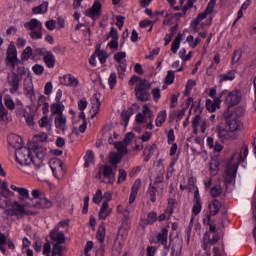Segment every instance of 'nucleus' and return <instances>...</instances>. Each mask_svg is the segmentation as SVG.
Returning a JSON list of instances; mask_svg holds the SVG:
<instances>
[{
    "label": "nucleus",
    "mask_w": 256,
    "mask_h": 256,
    "mask_svg": "<svg viewBox=\"0 0 256 256\" xmlns=\"http://www.w3.org/2000/svg\"><path fill=\"white\" fill-rule=\"evenodd\" d=\"M183 37H185V34L178 33L176 38L174 39L171 47L172 53H177L179 51V47H181V42L183 41Z\"/></svg>",
    "instance_id": "nucleus-26"
},
{
    "label": "nucleus",
    "mask_w": 256,
    "mask_h": 256,
    "mask_svg": "<svg viewBox=\"0 0 256 256\" xmlns=\"http://www.w3.org/2000/svg\"><path fill=\"white\" fill-rule=\"evenodd\" d=\"M103 10V5L99 0H95L92 7L85 11L86 17H89L93 21L101 18V11Z\"/></svg>",
    "instance_id": "nucleus-4"
},
{
    "label": "nucleus",
    "mask_w": 256,
    "mask_h": 256,
    "mask_svg": "<svg viewBox=\"0 0 256 256\" xmlns=\"http://www.w3.org/2000/svg\"><path fill=\"white\" fill-rule=\"evenodd\" d=\"M8 143L9 145H11V147H14V149H17V151L23 148V138H21V136L17 134L10 135Z\"/></svg>",
    "instance_id": "nucleus-15"
},
{
    "label": "nucleus",
    "mask_w": 256,
    "mask_h": 256,
    "mask_svg": "<svg viewBox=\"0 0 256 256\" xmlns=\"http://www.w3.org/2000/svg\"><path fill=\"white\" fill-rule=\"evenodd\" d=\"M57 25V21L51 19L49 21H46L45 26L48 29V31H53Z\"/></svg>",
    "instance_id": "nucleus-63"
},
{
    "label": "nucleus",
    "mask_w": 256,
    "mask_h": 256,
    "mask_svg": "<svg viewBox=\"0 0 256 256\" xmlns=\"http://www.w3.org/2000/svg\"><path fill=\"white\" fill-rule=\"evenodd\" d=\"M151 84L148 82L147 79L142 80L139 82L135 87V95L139 101L147 102L151 101Z\"/></svg>",
    "instance_id": "nucleus-1"
},
{
    "label": "nucleus",
    "mask_w": 256,
    "mask_h": 256,
    "mask_svg": "<svg viewBox=\"0 0 256 256\" xmlns=\"http://www.w3.org/2000/svg\"><path fill=\"white\" fill-rule=\"evenodd\" d=\"M171 33L167 34L165 37V45H169V43H171V41H173V37H175V33H177V31H179V24L174 25L171 29H170Z\"/></svg>",
    "instance_id": "nucleus-34"
},
{
    "label": "nucleus",
    "mask_w": 256,
    "mask_h": 256,
    "mask_svg": "<svg viewBox=\"0 0 256 256\" xmlns=\"http://www.w3.org/2000/svg\"><path fill=\"white\" fill-rule=\"evenodd\" d=\"M118 173L119 175H118L117 183L121 184L127 179V171H125V169H119Z\"/></svg>",
    "instance_id": "nucleus-54"
},
{
    "label": "nucleus",
    "mask_w": 256,
    "mask_h": 256,
    "mask_svg": "<svg viewBox=\"0 0 256 256\" xmlns=\"http://www.w3.org/2000/svg\"><path fill=\"white\" fill-rule=\"evenodd\" d=\"M23 81L19 76L12 74L11 77L8 78V85L10 88V93L15 95L19 91V84Z\"/></svg>",
    "instance_id": "nucleus-12"
},
{
    "label": "nucleus",
    "mask_w": 256,
    "mask_h": 256,
    "mask_svg": "<svg viewBox=\"0 0 256 256\" xmlns=\"http://www.w3.org/2000/svg\"><path fill=\"white\" fill-rule=\"evenodd\" d=\"M195 85H197V82L195 80H188L186 84L185 92H184V95L186 97H189V95H191V89H193Z\"/></svg>",
    "instance_id": "nucleus-42"
},
{
    "label": "nucleus",
    "mask_w": 256,
    "mask_h": 256,
    "mask_svg": "<svg viewBox=\"0 0 256 256\" xmlns=\"http://www.w3.org/2000/svg\"><path fill=\"white\" fill-rule=\"evenodd\" d=\"M169 236V230L163 228L161 233L158 234V241H160L161 245L167 247V237Z\"/></svg>",
    "instance_id": "nucleus-32"
},
{
    "label": "nucleus",
    "mask_w": 256,
    "mask_h": 256,
    "mask_svg": "<svg viewBox=\"0 0 256 256\" xmlns=\"http://www.w3.org/2000/svg\"><path fill=\"white\" fill-rule=\"evenodd\" d=\"M4 105L9 109V111H13V109H15V102L11 98H5Z\"/></svg>",
    "instance_id": "nucleus-57"
},
{
    "label": "nucleus",
    "mask_w": 256,
    "mask_h": 256,
    "mask_svg": "<svg viewBox=\"0 0 256 256\" xmlns=\"http://www.w3.org/2000/svg\"><path fill=\"white\" fill-rule=\"evenodd\" d=\"M85 161H88L90 163H94L95 161V155L93 154V151L88 150L86 152V155L84 156Z\"/></svg>",
    "instance_id": "nucleus-62"
},
{
    "label": "nucleus",
    "mask_w": 256,
    "mask_h": 256,
    "mask_svg": "<svg viewBox=\"0 0 256 256\" xmlns=\"http://www.w3.org/2000/svg\"><path fill=\"white\" fill-rule=\"evenodd\" d=\"M108 84L110 89H115V85H117V74L115 72H112L110 74V77L108 79Z\"/></svg>",
    "instance_id": "nucleus-48"
},
{
    "label": "nucleus",
    "mask_w": 256,
    "mask_h": 256,
    "mask_svg": "<svg viewBox=\"0 0 256 256\" xmlns=\"http://www.w3.org/2000/svg\"><path fill=\"white\" fill-rule=\"evenodd\" d=\"M64 82H61L62 85H68L69 87H78L79 80L75 76L68 74L63 77Z\"/></svg>",
    "instance_id": "nucleus-22"
},
{
    "label": "nucleus",
    "mask_w": 256,
    "mask_h": 256,
    "mask_svg": "<svg viewBox=\"0 0 256 256\" xmlns=\"http://www.w3.org/2000/svg\"><path fill=\"white\" fill-rule=\"evenodd\" d=\"M155 221H157V212H149L147 215V224L148 225H153V223H155Z\"/></svg>",
    "instance_id": "nucleus-52"
},
{
    "label": "nucleus",
    "mask_w": 256,
    "mask_h": 256,
    "mask_svg": "<svg viewBox=\"0 0 256 256\" xmlns=\"http://www.w3.org/2000/svg\"><path fill=\"white\" fill-rule=\"evenodd\" d=\"M133 139H135V133H133V132L126 133L124 136L125 145H129V143H131V141H133Z\"/></svg>",
    "instance_id": "nucleus-59"
},
{
    "label": "nucleus",
    "mask_w": 256,
    "mask_h": 256,
    "mask_svg": "<svg viewBox=\"0 0 256 256\" xmlns=\"http://www.w3.org/2000/svg\"><path fill=\"white\" fill-rule=\"evenodd\" d=\"M54 123L56 129H60L65 132L67 130V117L65 115L56 116L54 118Z\"/></svg>",
    "instance_id": "nucleus-19"
},
{
    "label": "nucleus",
    "mask_w": 256,
    "mask_h": 256,
    "mask_svg": "<svg viewBox=\"0 0 256 256\" xmlns=\"http://www.w3.org/2000/svg\"><path fill=\"white\" fill-rule=\"evenodd\" d=\"M171 246V255L172 256H180L181 251H183V239L179 236H175L170 240Z\"/></svg>",
    "instance_id": "nucleus-7"
},
{
    "label": "nucleus",
    "mask_w": 256,
    "mask_h": 256,
    "mask_svg": "<svg viewBox=\"0 0 256 256\" xmlns=\"http://www.w3.org/2000/svg\"><path fill=\"white\" fill-rule=\"evenodd\" d=\"M133 108H128L127 111H122L121 117L124 121V127L129 125V120L131 119V115H133Z\"/></svg>",
    "instance_id": "nucleus-31"
},
{
    "label": "nucleus",
    "mask_w": 256,
    "mask_h": 256,
    "mask_svg": "<svg viewBox=\"0 0 256 256\" xmlns=\"http://www.w3.org/2000/svg\"><path fill=\"white\" fill-rule=\"evenodd\" d=\"M221 193H223V189L219 185L212 187L210 190V195H212V197H219Z\"/></svg>",
    "instance_id": "nucleus-51"
},
{
    "label": "nucleus",
    "mask_w": 256,
    "mask_h": 256,
    "mask_svg": "<svg viewBox=\"0 0 256 256\" xmlns=\"http://www.w3.org/2000/svg\"><path fill=\"white\" fill-rule=\"evenodd\" d=\"M31 55H33V48H31V46H27L21 55V59L22 61H29V59L31 58Z\"/></svg>",
    "instance_id": "nucleus-38"
},
{
    "label": "nucleus",
    "mask_w": 256,
    "mask_h": 256,
    "mask_svg": "<svg viewBox=\"0 0 256 256\" xmlns=\"http://www.w3.org/2000/svg\"><path fill=\"white\" fill-rule=\"evenodd\" d=\"M50 239L52 241H56L59 245L65 243V234L59 230V227H54V229L50 232Z\"/></svg>",
    "instance_id": "nucleus-13"
},
{
    "label": "nucleus",
    "mask_w": 256,
    "mask_h": 256,
    "mask_svg": "<svg viewBox=\"0 0 256 256\" xmlns=\"http://www.w3.org/2000/svg\"><path fill=\"white\" fill-rule=\"evenodd\" d=\"M16 160L19 165H32L35 163L33 156H31V149L22 147L16 151Z\"/></svg>",
    "instance_id": "nucleus-2"
},
{
    "label": "nucleus",
    "mask_w": 256,
    "mask_h": 256,
    "mask_svg": "<svg viewBox=\"0 0 256 256\" xmlns=\"http://www.w3.org/2000/svg\"><path fill=\"white\" fill-rule=\"evenodd\" d=\"M210 215H217L221 211V202L215 199L212 204L209 205Z\"/></svg>",
    "instance_id": "nucleus-29"
},
{
    "label": "nucleus",
    "mask_w": 256,
    "mask_h": 256,
    "mask_svg": "<svg viewBox=\"0 0 256 256\" xmlns=\"http://www.w3.org/2000/svg\"><path fill=\"white\" fill-rule=\"evenodd\" d=\"M12 75H16L19 79L23 80V77L27 75V68L25 66H18L16 72H13Z\"/></svg>",
    "instance_id": "nucleus-40"
},
{
    "label": "nucleus",
    "mask_w": 256,
    "mask_h": 256,
    "mask_svg": "<svg viewBox=\"0 0 256 256\" xmlns=\"http://www.w3.org/2000/svg\"><path fill=\"white\" fill-rule=\"evenodd\" d=\"M9 112L7 109H5V106H3V103H0V121H7V115Z\"/></svg>",
    "instance_id": "nucleus-53"
},
{
    "label": "nucleus",
    "mask_w": 256,
    "mask_h": 256,
    "mask_svg": "<svg viewBox=\"0 0 256 256\" xmlns=\"http://www.w3.org/2000/svg\"><path fill=\"white\" fill-rule=\"evenodd\" d=\"M24 213H25V206L15 201L13 202L12 209L9 210L8 215H15V217H17L18 219H23Z\"/></svg>",
    "instance_id": "nucleus-11"
},
{
    "label": "nucleus",
    "mask_w": 256,
    "mask_h": 256,
    "mask_svg": "<svg viewBox=\"0 0 256 256\" xmlns=\"http://www.w3.org/2000/svg\"><path fill=\"white\" fill-rule=\"evenodd\" d=\"M32 71L33 73H35V75H43V71H45V68L41 64H35L32 67Z\"/></svg>",
    "instance_id": "nucleus-55"
},
{
    "label": "nucleus",
    "mask_w": 256,
    "mask_h": 256,
    "mask_svg": "<svg viewBox=\"0 0 256 256\" xmlns=\"http://www.w3.org/2000/svg\"><path fill=\"white\" fill-rule=\"evenodd\" d=\"M63 253V246L59 243H55L52 249V256H61Z\"/></svg>",
    "instance_id": "nucleus-45"
},
{
    "label": "nucleus",
    "mask_w": 256,
    "mask_h": 256,
    "mask_svg": "<svg viewBox=\"0 0 256 256\" xmlns=\"http://www.w3.org/2000/svg\"><path fill=\"white\" fill-rule=\"evenodd\" d=\"M49 9V2H42L39 6H36L32 9L33 13L35 15H43L45 14Z\"/></svg>",
    "instance_id": "nucleus-27"
},
{
    "label": "nucleus",
    "mask_w": 256,
    "mask_h": 256,
    "mask_svg": "<svg viewBox=\"0 0 256 256\" xmlns=\"http://www.w3.org/2000/svg\"><path fill=\"white\" fill-rule=\"evenodd\" d=\"M96 57H98L101 65H103L104 63H106L107 57H109V54H107V51L101 50L96 54Z\"/></svg>",
    "instance_id": "nucleus-46"
},
{
    "label": "nucleus",
    "mask_w": 256,
    "mask_h": 256,
    "mask_svg": "<svg viewBox=\"0 0 256 256\" xmlns=\"http://www.w3.org/2000/svg\"><path fill=\"white\" fill-rule=\"evenodd\" d=\"M65 111V105L63 103H53L50 106L51 115L60 116Z\"/></svg>",
    "instance_id": "nucleus-21"
},
{
    "label": "nucleus",
    "mask_w": 256,
    "mask_h": 256,
    "mask_svg": "<svg viewBox=\"0 0 256 256\" xmlns=\"http://www.w3.org/2000/svg\"><path fill=\"white\" fill-rule=\"evenodd\" d=\"M201 209H202L201 202H195L192 208V213L194 215H199L201 213Z\"/></svg>",
    "instance_id": "nucleus-61"
},
{
    "label": "nucleus",
    "mask_w": 256,
    "mask_h": 256,
    "mask_svg": "<svg viewBox=\"0 0 256 256\" xmlns=\"http://www.w3.org/2000/svg\"><path fill=\"white\" fill-rule=\"evenodd\" d=\"M237 169H239V163L232 164L229 163L226 166L225 170V182L228 183V185H231L235 181V177H237Z\"/></svg>",
    "instance_id": "nucleus-6"
},
{
    "label": "nucleus",
    "mask_w": 256,
    "mask_h": 256,
    "mask_svg": "<svg viewBox=\"0 0 256 256\" xmlns=\"http://www.w3.org/2000/svg\"><path fill=\"white\" fill-rule=\"evenodd\" d=\"M167 120V111L166 110H162L158 113V116L156 118L155 124L156 127H161V125H163V123Z\"/></svg>",
    "instance_id": "nucleus-33"
},
{
    "label": "nucleus",
    "mask_w": 256,
    "mask_h": 256,
    "mask_svg": "<svg viewBox=\"0 0 256 256\" xmlns=\"http://www.w3.org/2000/svg\"><path fill=\"white\" fill-rule=\"evenodd\" d=\"M24 27H28L30 31H33L35 29H43V24L41 23V21L34 18L26 23Z\"/></svg>",
    "instance_id": "nucleus-28"
},
{
    "label": "nucleus",
    "mask_w": 256,
    "mask_h": 256,
    "mask_svg": "<svg viewBox=\"0 0 256 256\" xmlns=\"http://www.w3.org/2000/svg\"><path fill=\"white\" fill-rule=\"evenodd\" d=\"M155 151H157V144H152L150 146H146L143 155H144V161H149L153 155H155Z\"/></svg>",
    "instance_id": "nucleus-23"
},
{
    "label": "nucleus",
    "mask_w": 256,
    "mask_h": 256,
    "mask_svg": "<svg viewBox=\"0 0 256 256\" xmlns=\"http://www.w3.org/2000/svg\"><path fill=\"white\" fill-rule=\"evenodd\" d=\"M31 148L33 149L36 155V159H34V162H33V167L36 171H39V169L43 167V159H45L46 157L45 150L37 142H33L31 144Z\"/></svg>",
    "instance_id": "nucleus-3"
},
{
    "label": "nucleus",
    "mask_w": 256,
    "mask_h": 256,
    "mask_svg": "<svg viewBox=\"0 0 256 256\" xmlns=\"http://www.w3.org/2000/svg\"><path fill=\"white\" fill-rule=\"evenodd\" d=\"M96 238L100 243H105V226L100 225L97 230Z\"/></svg>",
    "instance_id": "nucleus-39"
},
{
    "label": "nucleus",
    "mask_w": 256,
    "mask_h": 256,
    "mask_svg": "<svg viewBox=\"0 0 256 256\" xmlns=\"http://www.w3.org/2000/svg\"><path fill=\"white\" fill-rule=\"evenodd\" d=\"M166 84L167 85H173L175 83V71L169 70L167 72V76L165 78Z\"/></svg>",
    "instance_id": "nucleus-47"
},
{
    "label": "nucleus",
    "mask_w": 256,
    "mask_h": 256,
    "mask_svg": "<svg viewBox=\"0 0 256 256\" xmlns=\"http://www.w3.org/2000/svg\"><path fill=\"white\" fill-rule=\"evenodd\" d=\"M115 149H117L118 153H120V155H127L128 150H127V144H124L123 142H116L114 144Z\"/></svg>",
    "instance_id": "nucleus-36"
},
{
    "label": "nucleus",
    "mask_w": 256,
    "mask_h": 256,
    "mask_svg": "<svg viewBox=\"0 0 256 256\" xmlns=\"http://www.w3.org/2000/svg\"><path fill=\"white\" fill-rule=\"evenodd\" d=\"M216 130H217L219 139H227V130L223 126L218 125L216 127Z\"/></svg>",
    "instance_id": "nucleus-49"
},
{
    "label": "nucleus",
    "mask_w": 256,
    "mask_h": 256,
    "mask_svg": "<svg viewBox=\"0 0 256 256\" xmlns=\"http://www.w3.org/2000/svg\"><path fill=\"white\" fill-rule=\"evenodd\" d=\"M18 193H19V199L21 201H25V199H30L29 197V190H27L26 188H20L18 190Z\"/></svg>",
    "instance_id": "nucleus-50"
},
{
    "label": "nucleus",
    "mask_w": 256,
    "mask_h": 256,
    "mask_svg": "<svg viewBox=\"0 0 256 256\" xmlns=\"http://www.w3.org/2000/svg\"><path fill=\"white\" fill-rule=\"evenodd\" d=\"M116 20V25L118 26V29H123V25H125V16L119 15L116 17Z\"/></svg>",
    "instance_id": "nucleus-64"
},
{
    "label": "nucleus",
    "mask_w": 256,
    "mask_h": 256,
    "mask_svg": "<svg viewBox=\"0 0 256 256\" xmlns=\"http://www.w3.org/2000/svg\"><path fill=\"white\" fill-rule=\"evenodd\" d=\"M104 177H107L108 183L110 185H113L115 183V173L113 172V168L109 165H105L103 168V171H99L98 175L96 176L97 179H103Z\"/></svg>",
    "instance_id": "nucleus-9"
},
{
    "label": "nucleus",
    "mask_w": 256,
    "mask_h": 256,
    "mask_svg": "<svg viewBox=\"0 0 256 256\" xmlns=\"http://www.w3.org/2000/svg\"><path fill=\"white\" fill-rule=\"evenodd\" d=\"M43 59L46 67H48L49 69H53V67H55V55H53L51 51H47Z\"/></svg>",
    "instance_id": "nucleus-24"
},
{
    "label": "nucleus",
    "mask_w": 256,
    "mask_h": 256,
    "mask_svg": "<svg viewBox=\"0 0 256 256\" xmlns=\"http://www.w3.org/2000/svg\"><path fill=\"white\" fill-rule=\"evenodd\" d=\"M99 111H101V100H99V96L97 94L93 95V100H92V115L91 118L97 117Z\"/></svg>",
    "instance_id": "nucleus-20"
},
{
    "label": "nucleus",
    "mask_w": 256,
    "mask_h": 256,
    "mask_svg": "<svg viewBox=\"0 0 256 256\" xmlns=\"http://www.w3.org/2000/svg\"><path fill=\"white\" fill-rule=\"evenodd\" d=\"M225 103L228 106V108L235 107V105H239V103H241V91H231L226 97Z\"/></svg>",
    "instance_id": "nucleus-8"
},
{
    "label": "nucleus",
    "mask_w": 256,
    "mask_h": 256,
    "mask_svg": "<svg viewBox=\"0 0 256 256\" xmlns=\"http://www.w3.org/2000/svg\"><path fill=\"white\" fill-rule=\"evenodd\" d=\"M24 89L26 91V95H30V97H33V95H35V90L33 89V82L31 81V79H24Z\"/></svg>",
    "instance_id": "nucleus-30"
},
{
    "label": "nucleus",
    "mask_w": 256,
    "mask_h": 256,
    "mask_svg": "<svg viewBox=\"0 0 256 256\" xmlns=\"http://www.w3.org/2000/svg\"><path fill=\"white\" fill-rule=\"evenodd\" d=\"M206 237L204 238V241H207V237H208V243L209 245H216L217 243H219V235H214L213 238L211 239L210 235H209V232H206L205 233Z\"/></svg>",
    "instance_id": "nucleus-44"
},
{
    "label": "nucleus",
    "mask_w": 256,
    "mask_h": 256,
    "mask_svg": "<svg viewBox=\"0 0 256 256\" xmlns=\"http://www.w3.org/2000/svg\"><path fill=\"white\" fill-rule=\"evenodd\" d=\"M210 170L214 173H217L219 171V161L213 159L210 161Z\"/></svg>",
    "instance_id": "nucleus-60"
},
{
    "label": "nucleus",
    "mask_w": 256,
    "mask_h": 256,
    "mask_svg": "<svg viewBox=\"0 0 256 256\" xmlns=\"http://www.w3.org/2000/svg\"><path fill=\"white\" fill-rule=\"evenodd\" d=\"M31 39L37 40V39H43V29L36 28L34 30H30L29 33Z\"/></svg>",
    "instance_id": "nucleus-37"
},
{
    "label": "nucleus",
    "mask_w": 256,
    "mask_h": 256,
    "mask_svg": "<svg viewBox=\"0 0 256 256\" xmlns=\"http://www.w3.org/2000/svg\"><path fill=\"white\" fill-rule=\"evenodd\" d=\"M139 189H141V180L137 179L135 180L131 188L129 205H133V203H135V199H137V193H139Z\"/></svg>",
    "instance_id": "nucleus-16"
},
{
    "label": "nucleus",
    "mask_w": 256,
    "mask_h": 256,
    "mask_svg": "<svg viewBox=\"0 0 256 256\" xmlns=\"http://www.w3.org/2000/svg\"><path fill=\"white\" fill-rule=\"evenodd\" d=\"M30 209L34 207L35 209H51L53 207V202L49 200L45 195L40 197V200L33 204H27Z\"/></svg>",
    "instance_id": "nucleus-10"
},
{
    "label": "nucleus",
    "mask_w": 256,
    "mask_h": 256,
    "mask_svg": "<svg viewBox=\"0 0 256 256\" xmlns=\"http://www.w3.org/2000/svg\"><path fill=\"white\" fill-rule=\"evenodd\" d=\"M122 157L123 155H120L117 152H111L109 156V162L111 165L117 166L121 162Z\"/></svg>",
    "instance_id": "nucleus-35"
},
{
    "label": "nucleus",
    "mask_w": 256,
    "mask_h": 256,
    "mask_svg": "<svg viewBox=\"0 0 256 256\" xmlns=\"http://www.w3.org/2000/svg\"><path fill=\"white\" fill-rule=\"evenodd\" d=\"M101 201H103V192L101 189H98L93 197V203L99 204Z\"/></svg>",
    "instance_id": "nucleus-56"
},
{
    "label": "nucleus",
    "mask_w": 256,
    "mask_h": 256,
    "mask_svg": "<svg viewBox=\"0 0 256 256\" xmlns=\"http://www.w3.org/2000/svg\"><path fill=\"white\" fill-rule=\"evenodd\" d=\"M242 56H243V50L241 49L235 50L232 55V64L239 63V61H241Z\"/></svg>",
    "instance_id": "nucleus-43"
},
{
    "label": "nucleus",
    "mask_w": 256,
    "mask_h": 256,
    "mask_svg": "<svg viewBox=\"0 0 256 256\" xmlns=\"http://www.w3.org/2000/svg\"><path fill=\"white\" fill-rule=\"evenodd\" d=\"M226 124L229 127L230 133H235L241 127V121L237 120V118L227 120Z\"/></svg>",
    "instance_id": "nucleus-25"
},
{
    "label": "nucleus",
    "mask_w": 256,
    "mask_h": 256,
    "mask_svg": "<svg viewBox=\"0 0 256 256\" xmlns=\"http://www.w3.org/2000/svg\"><path fill=\"white\" fill-rule=\"evenodd\" d=\"M125 57H127V53H125V52H117L114 55V61H117V63H122L123 59H125Z\"/></svg>",
    "instance_id": "nucleus-58"
},
{
    "label": "nucleus",
    "mask_w": 256,
    "mask_h": 256,
    "mask_svg": "<svg viewBox=\"0 0 256 256\" xmlns=\"http://www.w3.org/2000/svg\"><path fill=\"white\" fill-rule=\"evenodd\" d=\"M102 199H105L102 203V207L98 213V217L99 219H107V217H109V211H107V209H109V201H111L113 199V196L109 193V192H105L104 195L102 196Z\"/></svg>",
    "instance_id": "nucleus-5"
},
{
    "label": "nucleus",
    "mask_w": 256,
    "mask_h": 256,
    "mask_svg": "<svg viewBox=\"0 0 256 256\" xmlns=\"http://www.w3.org/2000/svg\"><path fill=\"white\" fill-rule=\"evenodd\" d=\"M17 58V48L15 47V43L11 42L7 48L6 52V61H18Z\"/></svg>",
    "instance_id": "nucleus-18"
},
{
    "label": "nucleus",
    "mask_w": 256,
    "mask_h": 256,
    "mask_svg": "<svg viewBox=\"0 0 256 256\" xmlns=\"http://www.w3.org/2000/svg\"><path fill=\"white\" fill-rule=\"evenodd\" d=\"M221 105V98L216 97L214 98V101L211 99L206 100V109L209 111V113H215L217 109H219Z\"/></svg>",
    "instance_id": "nucleus-17"
},
{
    "label": "nucleus",
    "mask_w": 256,
    "mask_h": 256,
    "mask_svg": "<svg viewBox=\"0 0 256 256\" xmlns=\"http://www.w3.org/2000/svg\"><path fill=\"white\" fill-rule=\"evenodd\" d=\"M215 5H217V0H210L206 9L204 10L203 13L198 14V16L196 17L200 22L203 19H207L208 15H211V13H213V9H215Z\"/></svg>",
    "instance_id": "nucleus-14"
},
{
    "label": "nucleus",
    "mask_w": 256,
    "mask_h": 256,
    "mask_svg": "<svg viewBox=\"0 0 256 256\" xmlns=\"http://www.w3.org/2000/svg\"><path fill=\"white\" fill-rule=\"evenodd\" d=\"M175 199L170 198L168 199V208L165 210V213H168V219L171 217V215H173L174 211H175Z\"/></svg>",
    "instance_id": "nucleus-41"
}]
</instances>
